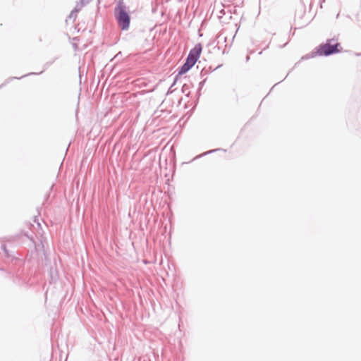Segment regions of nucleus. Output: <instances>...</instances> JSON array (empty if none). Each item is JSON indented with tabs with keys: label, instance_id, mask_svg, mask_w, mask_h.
<instances>
[{
	"label": "nucleus",
	"instance_id": "7",
	"mask_svg": "<svg viewBox=\"0 0 361 361\" xmlns=\"http://www.w3.org/2000/svg\"><path fill=\"white\" fill-rule=\"evenodd\" d=\"M80 10H78L76 9V6H75V8H73V10L71 12L70 15H69V18H73V20L75 19L76 16H77V13H78Z\"/></svg>",
	"mask_w": 361,
	"mask_h": 361
},
{
	"label": "nucleus",
	"instance_id": "1",
	"mask_svg": "<svg viewBox=\"0 0 361 361\" xmlns=\"http://www.w3.org/2000/svg\"><path fill=\"white\" fill-rule=\"evenodd\" d=\"M334 41L335 39L334 38L328 39L326 43L319 44L315 48V51H313L307 56V58L309 59L317 56H329L341 52V49H339L341 47L340 43L336 42L333 44L332 42Z\"/></svg>",
	"mask_w": 361,
	"mask_h": 361
},
{
	"label": "nucleus",
	"instance_id": "15",
	"mask_svg": "<svg viewBox=\"0 0 361 361\" xmlns=\"http://www.w3.org/2000/svg\"><path fill=\"white\" fill-rule=\"evenodd\" d=\"M216 68L212 69V71H216ZM210 71V72L212 71V70H211V67H209V71Z\"/></svg>",
	"mask_w": 361,
	"mask_h": 361
},
{
	"label": "nucleus",
	"instance_id": "9",
	"mask_svg": "<svg viewBox=\"0 0 361 361\" xmlns=\"http://www.w3.org/2000/svg\"><path fill=\"white\" fill-rule=\"evenodd\" d=\"M189 87L187 85H183L182 87L183 93L185 94L186 96H189L190 92L188 91Z\"/></svg>",
	"mask_w": 361,
	"mask_h": 361
},
{
	"label": "nucleus",
	"instance_id": "16",
	"mask_svg": "<svg viewBox=\"0 0 361 361\" xmlns=\"http://www.w3.org/2000/svg\"><path fill=\"white\" fill-rule=\"evenodd\" d=\"M216 68L212 69V71H216ZM210 71V72L212 71V70H211V67H209V71Z\"/></svg>",
	"mask_w": 361,
	"mask_h": 361
},
{
	"label": "nucleus",
	"instance_id": "14",
	"mask_svg": "<svg viewBox=\"0 0 361 361\" xmlns=\"http://www.w3.org/2000/svg\"><path fill=\"white\" fill-rule=\"evenodd\" d=\"M320 1V7L322 8V4L325 2L326 0H319Z\"/></svg>",
	"mask_w": 361,
	"mask_h": 361
},
{
	"label": "nucleus",
	"instance_id": "13",
	"mask_svg": "<svg viewBox=\"0 0 361 361\" xmlns=\"http://www.w3.org/2000/svg\"><path fill=\"white\" fill-rule=\"evenodd\" d=\"M208 73V71L206 70L205 68H204L202 71H201V75L203 76L204 75V73Z\"/></svg>",
	"mask_w": 361,
	"mask_h": 361
},
{
	"label": "nucleus",
	"instance_id": "11",
	"mask_svg": "<svg viewBox=\"0 0 361 361\" xmlns=\"http://www.w3.org/2000/svg\"><path fill=\"white\" fill-rule=\"evenodd\" d=\"M219 150H220V149H212V150H209V151H207V152H204L201 156L207 155V154H212V153H213L214 152H216V151H219Z\"/></svg>",
	"mask_w": 361,
	"mask_h": 361
},
{
	"label": "nucleus",
	"instance_id": "8",
	"mask_svg": "<svg viewBox=\"0 0 361 361\" xmlns=\"http://www.w3.org/2000/svg\"><path fill=\"white\" fill-rule=\"evenodd\" d=\"M1 250L4 252L5 255H6L7 257H12V256L9 254V252H8V250H7V248H6V245L5 244H1Z\"/></svg>",
	"mask_w": 361,
	"mask_h": 361
},
{
	"label": "nucleus",
	"instance_id": "17",
	"mask_svg": "<svg viewBox=\"0 0 361 361\" xmlns=\"http://www.w3.org/2000/svg\"><path fill=\"white\" fill-rule=\"evenodd\" d=\"M250 60V56H246V61H248Z\"/></svg>",
	"mask_w": 361,
	"mask_h": 361
},
{
	"label": "nucleus",
	"instance_id": "4",
	"mask_svg": "<svg viewBox=\"0 0 361 361\" xmlns=\"http://www.w3.org/2000/svg\"><path fill=\"white\" fill-rule=\"evenodd\" d=\"M52 63V62H47L44 64V68L43 71H40L39 73H29L27 74H25L21 77H11V78H8V79L6 80V81L2 83L1 85H0V89H1L3 87H4L6 84H8V82H10L11 81H12L13 80H20L21 78H23L25 77H27V76H29V75H37V74H41Z\"/></svg>",
	"mask_w": 361,
	"mask_h": 361
},
{
	"label": "nucleus",
	"instance_id": "10",
	"mask_svg": "<svg viewBox=\"0 0 361 361\" xmlns=\"http://www.w3.org/2000/svg\"><path fill=\"white\" fill-rule=\"evenodd\" d=\"M206 82V79H204L202 81H201L200 83H199V88H198V91H197V94L198 96L200 95V91L202 90V88L203 87L204 83Z\"/></svg>",
	"mask_w": 361,
	"mask_h": 361
},
{
	"label": "nucleus",
	"instance_id": "2",
	"mask_svg": "<svg viewBox=\"0 0 361 361\" xmlns=\"http://www.w3.org/2000/svg\"><path fill=\"white\" fill-rule=\"evenodd\" d=\"M114 16L118 27L122 30H128L130 23V16L126 11L123 0H119L114 9Z\"/></svg>",
	"mask_w": 361,
	"mask_h": 361
},
{
	"label": "nucleus",
	"instance_id": "3",
	"mask_svg": "<svg viewBox=\"0 0 361 361\" xmlns=\"http://www.w3.org/2000/svg\"><path fill=\"white\" fill-rule=\"evenodd\" d=\"M202 49V47L200 43L195 44L189 51L185 60L194 66L201 55Z\"/></svg>",
	"mask_w": 361,
	"mask_h": 361
},
{
	"label": "nucleus",
	"instance_id": "5",
	"mask_svg": "<svg viewBox=\"0 0 361 361\" xmlns=\"http://www.w3.org/2000/svg\"><path fill=\"white\" fill-rule=\"evenodd\" d=\"M193 66L185 60V63L178 68V76H180L188 72Z\"/></svg>",
	"mask_w": 361,
	"mask_h": 361
},
{
	"label": "nucleus",
	"instance_id": "6",
	"mask_svg": "<svg viewBox=\"0 0 361 361\" xmlns=\"http://www.w3.org/2000/svg\"><path fill=\"white\" fill-rule=\"evenodd\" d=\"M92 0H79L76 3V9L81 10L84 6L89 4Z\"/></svg>",
	"mask_w": 361,
	"mask_h": 361
},
{
	"label": "nucleus",
	"instance_id": "12",
	"mask_svg": "<svg viewBox=\"0 0 361 361\" xmlns=\"http://www.w3.org/2000/svg\"><path fill=\"white\" fill-rule=\"evenodd\" d=\"M178 78H179V76H178V74H177V75L175 76L174 80H173V82L172 83V85H171V87H170V89H169V90H171V89L173 87V86H174V85H175V84L176 83V82H177V80H178Z\"/></svg>",
	"mask_w": 361,
	"mask_h": 361
}]
</instances>
